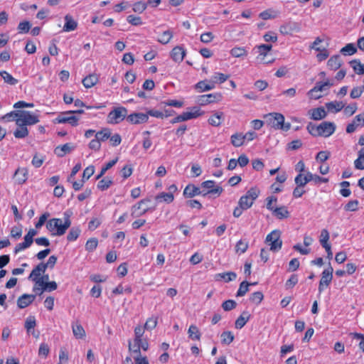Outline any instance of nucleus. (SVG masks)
Returning a JSON list of instances; mask_svg holds the SVG:
<instances>
[{
	"label": "nucleus",
	"instance_id": "obj_1",
	"mask_svg": "<svg viewBox=\"0 0 364 364\" xmlns=\"http://www.w3.org/2000/svg\"><path fill=\"white\" fill-rule=\"evenodd\" d=\"M336 129V126L334 122L327 121L323 122L318 125L309 122L306 126L309 133L314 137H329L335 132Z\"/></svg>",
	"mask_w": 364,
	"mask_h": 364
},
{
	"label": "nucleus",
	"instance_id": "obj_2",
	"mask_svg": "<svg viewBox=\"0 0 364 364\" xmlns=\"http://www.w3.org/2000/svg\"><path fill=\"white\" fill-rule=\"evenodd\" d=\"M71 221L68 217L63 222L60 218H52L46 223V228L53 236H61L70 228Z\"/></svg>",
	"mask_w": 364,
	"mask_h": 364
},
{
	"label": "nucleus",
	"instance_id": "obj_3",
	"mask_svg": "<svg viewBox=\"0 0 364 364\" xmlns=\"http://www.w3.org/2000/svg\"><path fill=\"white\" fill-rule=\"evenodd\" d=\"M14 110L0 118L2 122H15L18 127H23V101H18L14 105Z\"/></svg>",
	"mask_w": 364,
	"mask_h": 364
},
{
	"label": "nucleus",
	"instance_id": "obj_4",
	"mask_svg": "<svg viewBox=\"0 0 364 364\" xmlns=\"http://www.w3.org/2000/svg\"><path fill=\"white\" fill-rule=\"evenodd\" d=\"M265 118L267 119V123L268 125L276 129L287 131L291 127V124L289 123H284V117L280 113H269L265 116Z\"/></svg>",
	"mask_w": 364,
	"mask_h": 364
},
{
	"label": "nucleus",
	"instance_id": "obj_5",
	"mask_svg": "<svg viewBox=\"0 0 364 364\" xmlns=\"http://www.w3.org/2000/svg\"><path fill=\"white\" fill-rule=\"evenodd\" d=\"M259 195V191L257 188H251L249 189L245 195L240 197L238 205L243 209L247 210L250 208L254 201L258 198Z\"/></svg>",
	"mask_w": 364,
	"mask_h": 364
},
{
	"label": "nucleus",
	"instance_id": "obj_6",
	"mask_svg": "<svg viewBox=\"0 0 364 364\" xmlns=\"http://www.w3.org/2000/svg\"><path fill=\"white\" fill-rule=\"evenodd\" d=\"M280 237L281 232L278 230H274L267 235L265 242L270 247L271 251L277 252L282 248V241Z\"/></svg>",
	"mask_w": 364,
	"mask_h": 364
},
{
	"label": "nucleus",
	"instance_id": "obj_7",
	"mask_svg": "<svg viewBox=\"0 0 364 364\" xmlns=\"http://www.w3.org/2000/svg\"><path fill=\"white\" fill-rule=\"evenodd\" d=\"M127 109L124 107L114 108L107 115V122L111 124H119L124 119Z\"/></svg>",
	"mask_w": 364,
	"mask_h": 364
},
{
	"label": "nucleus",
	"instance_id": "obj_8",
	"mask_svg": "<svg viewBox=\"0 0 364 364\" xmlns=\"http://www.w3.org/2000/svg\"><path fill=\"white\" fill-rule=\"evenodd\" d=\"M272 48V46L271 44H261L255 46V49H256L258 53V56L257 57V60L264 64L273 63L274 61V58H272L271 60L266 59V56Z\"/></svg>",
	"mask_w": 364,
	"mask_h": 364
},
{
	"label": "nucleus",
	"instance_id": "obj_9",
	"mask_svg": "<svg viewBox=\"0 0 364 364\" xmlns=\"http://www.w3.org/2000/svg\"><path fill=\"white\" fill-rule=\"evenodd\" d=\"M333 269L331 265L323 271L318 285L319 293H321L331 284L333 279Z\"/></svg>",
	"mask_w": 364,
	"mask_h": 364
},
{
	"label": "nucleus",
	"instance_id": "obj_10",
	"mask_svg": "<svg viewBox=\"0 0 364 364\" xmlns=\"http://www.w3.org/2000/svg\"><path fill=\"white\" fill-rule=\"evenodd\" d=\"M36 325L37 322L34 316H28L24 322V328L26 330L27 334L31 335L35 338L38 339L40 336V331L35 329Z\"/></svg>",
	"mask_w": 364,
	"mask_h": 364
},
{
	"label": "nucleus",
	"instance_id": "obj_11",
	"mask_svg": "<svg viewBox=\"0 0 364 364\" xmlns=\"http://www.w3.org/2000/svg\"><path fill=\"white\" fill-rule=\"evenodd\" d=\"M74 114V112H65L59 114L55 119L56 122L59 124L68 123L70 125L75 127L78 124L79 118L72 115Z\"/></svg>",
	"mask_w": 364,
	"mask_h": 364
},
{
	"label": "nucleus",
	"instance_id": "obj_12",
	"mask_svg": "<svg viewBox=\"0 0 364 364\" xmlns=\"http://www.w3.org/2000/svg\"><path fill=\"white\" fill-rule=\"evenodd\" d=\"M221 99L222 95L218 92L203 95L198 97L197 103L200 106H205L210 103L219 102Z\"/></svg>",
	"mask_w": 364,
	"mask_h": 364
},
{
	"label": "nucleus",
	"instance_id": "obj_13",
	"mask_svg": "<svg viewBox=\"0 0 364 364\" xmlns=\"http://www.w3.org/2000/svg\"><path fill=\"white\" fill-rule=\"evenodd\" d=\"M364 127V113H360L356 115L353 121L349 123L346 127V132L352 134L358 128Z\"/></svg>",
	"mask_w": 364,
	"mask_h": 364
},
{
	"label": "nucleus",
	"instance_id": "obj_14",
	"mask_svg": "<svg viewBox=\"0 0 364 364\" xmlns=\"http://www.w3.org/2000/svg\"><path fill=\"white\" fill-rule=\"evenodd\" d=\"M332 85L333 83L330 82L329 80H327L323 82H317L316 85L308 92V95L309 96L310 98L318 99L321 97V95H314V93L322 92Z\"/></svg>",
	"mask_w": 364,
	"mask_h": 364
},
{
	"label": "nucleus",
	"instance_id": "obj_15",
	"mask_svg": "<svg viewBox=\"0 0 364 364\" xmlns=\"http://www.w3.org/2000/svg\"><path fill=\"white\" fill-rule=\"evenodd\" d=\"M147 202H149V200L143 199L136 205H133L132 208V216L134 218H138L144 215L148 211L149 208L143 207V205Z\"/></svg>",
	"mask_w": 364,
	"mask_h": 364
},
{
	"label": "nucleus",
	"instance_id": "obj_16",
	"mask_svg": "<svg viewBox=\"0 0 364 364\" xmlns=\"http://www.w3.org/2000/svg\"><path fill=\"white\" fill-rule=\"evenodd\" d=\"M46 270V269H45V266L43 265V263H40L32 270L28 278L35 282V284L38 285V282L41 281V279L43 281V278L41 277L42 274L44 273Z\"/></svg>",
	"mask_w": 364,
	"mask_h": 364
},
{
	"label": "nucleus",
	"instance_id": "obj_17",
	"mask_svg": "<svg viewBox=\"0 0 364 364\" xmlns=\"http://www.w3.org/2000/svg\"><path fill=\"white\" fill-rule=\"evenodd\" d=\"M201 186L208 189V192L204 193L203 196H206L207 194L220 195L223 191L221 186H218L215 187V181H205L201 183Z\"/></svg>",
	"mask_w": 364,
	"mask_h": 364
},
{
	"label": "nucleus",
	"instance_id": "obj_18",
	"mask_svg": "<svg viewBox=\"0 0 364 364\" xmlns=\"http://www.w3.org/2000/svg\"><path fill=\"white\" fill-rule=\"evenodd\" d=\"M186 54V50L182 46H177L172 49L170 55L173 61L179 63L183 60Z\"/></svg>",
	"mask_w": 364,
	"mask_h": 364
},
{
	"label": "nucleus",
	"instance_id": "obj_19",
	"mask_svg": "<svg viewBox=\"0 0 364 364\" xmlns=\"http://www.w3.org/2000/svg\"><path fill=\"white\" fill-rule=\"evenodd\" d=\"M127 121L134 124L145 123L148 121V114L144 113H132L127 116Z\"/></svg>",
	"mask_w": 364,
	"mask_h": 364
},
{
	"label": "nucleus",
	"instance_id": "obj_20",
	"mask_svg": "<svg viewBox=\"0 0 364 364\" xmlns=\"http://www.w3.org/2000/svg\"><path fill=\"white\" fill-rule=\"evenodd\" d=\"M39 112H31L24 110V126L33 125L39 122Z\"/></svg>",
	"mask_w": 364,
	"mask_h": 364
},
{
	"label": "nucleus",
	"instance_id": "obj_21",
	"mask_svg": "<svg viewBox=\"0 0 364 364\" xmlns=\"http://www.w3.org/2000/svg\"><path fill=\"white\" fill-rule=\"evenodd\" d=\"M203 112H200V109L197 107H193L188 108V110L181 114L183 121H188L192 119H196L199 116L202 115Z\"/></svg>",
	"mask_w": 364,
	"mask_h": 364
},
{
	"label": "nucleus",
	"instance_id": "obj_22",
	"mask_svg": "<svg viewBox=\"0 0 364 364\" xmlns=\"http://www.w3.org/2000/svg\"><path fill=\"white\" fill-rule=\"evenodd\" d=\"M325 106L328 112L337 113L344 108L345 103L342 101L335 100L326 103Z\"/></svg>",
	"mask_w": 364,
	"mask_h": 364
},
{
	"label": "nucleus",
	"instance_id": "obj_23",
	"mask_svg": "<svg viewBox=\"0 0 364 364\" xmlns=\"http://www.w3.org/2000/svg\"><path fill=\"white\" fill-rule=\"evenodd\" d=\"M38 286L41 288H36L38 290L40 289L39 294H42L43 291H52L57 289L58 285L57 283L54 281L53 282H43L42 279L38 282Z\"/></svg>",
	"mask_w": 364,
	"mask_h": 364
},
{
	"label": "nucleus",
	"instance_id": "obj_24",
	"mask_svg": "<svg viewBox=\"0 0 364 364\" xmlns=\"http://www.w3.org/2000/svg\"><path fill=\"white\" fill-rule=\"evenodd\" d=\"M202 192L200 188L193 184H188L183 191V196L186 198H193L196 196L200 195Z\"/></svg>",
	"mask_w": 364,
	"mask_h": 364
},
{
	"label": "nucleus",
	"instance_id": "obj_25",
	"mask_svg": "<svg viewBox=\"0 0 364 364\" xmlns=\"http://www.w3.org/2000/svg\"><path fill=\"white\" fill-rule=\"evenodd\" d=\"M195 88L200 92L209 91L215 88L214 82L207 80H201L196 84Z\"/></svg>",
	"mask_w": 364,
	"mask_h": 364
},
{
	"label": "nucleus",
	"instance_id": "obj_26",
	"mask_svg": "<svg viewBox=\"0 0 364 364\" xmlns=\"http://www.w3.org/2000/svg\"><path fill=\"white\" fill-rule=\"evenodd\" d=\"M65 23L63 26L64 31L70 32L77 28V23L73 19V18L70 15L67 14L65 16Z\"/></svg>",
	"mask_w": 364,
	"mask_h": 364
},
{
	"label": "nucleus",
	"instance_id": "obj_27",
	"mask_svg": "<svg viewBox=\"0 0 364 364\" xmlns=\"http://www.w3.org/2000/svg\"><path fill=\"white\" fill-rule=\"evenodd\" d=\"M98 80V75L97 74L92 73L83 78L82 82L86 88H91L97 83Z\"/></svg>",
	"mask_w": 364,
	"mask_h": 364
},
{
	"label": "nucleus",
	"instance_id": "obj_28",
	"mask_svg": "<svg viewBox=\"0 0 364 364\" xmlns=\"http://www.w3.org/2000/svg\"><path fill=\"white\" fill-rule=\"evenodd\" d=\"M311 118L314 120H321L327 116V112L322 107L310 110Z\"/></svg>",
	"mask_w": 364,
	"mask_h": 364
},
{
	"label": "nucleus",
	"instance_id": "obj_29",
	"mask_svg": "<svg viewBox=\"0 0 364 364\" xmlns=\"http://www.w3.org/2000/svg\"><path fill=\"white\" fill-rule=\"evenodd\" d=\"M272 213L277 219L279 220L288 218L289 217V212L286 206L275 208Z\"/></svg>",
	"mask_w": 364,
	"mask_h": 364
},
{
	"label": "nucleus",
	"instance_id": "obj_30",
	"mask_svg": "<svg viewBox=\"0 0 364 364\" xmlns=\"http://www.w3.org/2000/svg\"><path fill=\"white\" fill-rule=\"evenodd\" d=\"M224 119V114L223 112H215L209 119L208 123L214 127L220 126Z\"/></svg>",
	"mask_w": 364,
	"mask_h": 364
},
{
	"label": "nucleus",
	"instance_id": "obj_31",
	"mask_svg": "<svg viewBox=\"0 0 364 364\" xmlns=\"http://www.w3.org/2000/svg\"><path fill=\"white\" fill-rule=\"evenodd\" d=\"M72 330L74 336L77 339H82L85 337V331L83 328L82 326L80 323H73L72 324Z\"/></svg>",
	"mask_w": 364,
	"mask_h": 364
},
{
	"label": "nucleus",
	"instance_id": "obj_32",
	"mask_svg": "<svg viewBox=\"0 0 364 364\" xmlns=\"http://www.w3.org/2000/svg\"><path fill=\"white\" fill-rule=\"evenodd\" d=\"M188 338L193 341H200L201 333L199 328L194 324L189 326L188 330Z\"/></svg>",
	"mask_w": 364,
	"mask_h": 364
},
{
	"label": "nucleus",
	"instance_id": "obj_33",
	"mask_svg": "<svg viewBox=\"0 0 364 364\" xmlns=\"http://www.w3.org/2000/svg\"><path fill=\"white\" fill-rule=\"evenodd\" d=\"M74 149L73 146L70 145V144L67 143L62 146H58L55 149V153L58 156H63L65 154L70 153Z\"/></svg>",
	"mask_w": 364,
	"mask_h": 364
},
{
	"label": "nucleus",
	"instance_id": "obj_34",
	"mask_svg": "<svg viewBox=\"0 0 364 364\" xmlns=\"http://www.w3.org/2000/svg\"><path fill=\"white\" fill-rule=\"evenodd\" d=\"M231 144L235 147H240L245 143V138L242 133H235L231 136Z\"/></svg>",
	"mask_w": 364,
	"mask_h": 364
},
{
	"label": "nucleus",
	"instance_id": "obj_35",
	"mask_svg": "<svg viewBox=\"0 0 364 364\" xmlns=\"http://www.w3.org/2000/svg\"><path fill=\"white\" fill-rule=\"evenodd\" d=\"M250 315L247 312L244 311L235 321V328H242L249 321Z\"/></svg>",
	"mask_w": 364,
	"mask_h": 364
},
{
	"label": "nucleus",
	"instance_id": "obj_36",
	"mask_svg": "<svg viewBox=\"0 0 364 364\" xmlns=\"http://www.w3.org/2000/svg\"><path fill=\"white\" fill-rule=\"evenodd\" d=\"M111 132L108 128H104L100 132L95 133V138L101 143L110 137Z\"/></svg>",
	"mask_w": 364,
	"mask_h": 364
},
{
	"label": "nucleus",
	"instance_id": "obj_37",
	"mask_svg": "<svg viewBox=\"0 0 364 364\" xmlns=\"http://www.w3.org/2000/svg\"><path fill=\"white\" fill-rule=\"evenodd\" d=\"M328 67L332 70H336L341 65V62L339 55H334L328 60Z\"/></svg>",
	"mask_w": 364,
	"mask_h": 364
},
{
	"label": "nucleus",
	"instance_id": "obj_38",
	"mask_svg": "<svg viewBox=\"0 0 364 364\" xmlns=\"http://www.w3.org/2000/svg\"><path fill=\"white\" fill-rule=\"evenodd\" d=\"M354 165L356 169H364V147L358 151V157L355 160Z\"/></svg>",
	"mask_w": 364,
	"mask_h": 364
},
{
	"label": "nucleus",
	"instance_id": "obj_39",
	"mask_svg": "<svg viewBox=\"0 0 364 364\" xmlns=\"http://www.w3.org/2000/svg\"><path fill=\"white\" fill-rule=\"evenodd\" d=\"M156 199L159 202L170 203L173 200L174 197L172 193L162 192L156 196Z\"/></svg>",
	"mask_w": 364,
	"mask_h": 364
},
{
	"label": "nucleus",
	"instance_id": "obj_40",
	"mask_svg": "<svg viewBox=\"0 0 364 364\" xmlns=\"http://www.w3.org/2000/svg\"><path fill=\"white\" fill-rule=\"evenodd\" d=\"M80 232H81V230H80V228L73 227L70 230V231L67 235L68 241L73 242V241L76 240L77 239V237H79Z\"/></svg>",
	"mask_w": 364,
	"mask_h": 364
},
{
	"label": "nucleus",
	"instance_id": "obj_41",
	"mask_svg": "<svg viewBox=\"0 0 364 364\" xmlns=\"http://www.w3.org/2000/svg\"><path fill=\"white\" fill-rule=\"evenodd\" d=\"M350 66L353 70L358 75L364 74V64H362L358 60H353L350 62Z\"/></svg>",
	"mask_w": 364,
	"mask_h": 364
},
{
	"label": "nucleus",
	"instance_id": "obj_42",
	"mask_svg": "<svg viewBox=\"0 0 364 364\" xmlns=\"http://www.w3.org/2000/svg\"><path fill=\"white\" fill-rule=\"evenodd\" d=\"M230 54L235 58H240L246 56L247 55V51L245 48L235 47L230 50Z\"/></svg>",
	"mask_w": 364,
	"mask_h": 364
},
{
	"label": "nucleus",
	"instance_id": "obj_43",
	"mask_svg": "<svg viewBox=\"0 0 364 364\" xmlns=\"http://www.w3.org/2000/svg\"><path fill=\"white\" fill-rule=\"evenodd\" d=\"M248 246L249 245L247 242L243 240H240L235 245V251L240 255L243 254L247 251Z\"/></svg>",
	"mask_w": 364,
	"mask_h": 364
},
{
	"label": "nucleus",
	"instance_id": "obj_44",
	"mask_svg": "<svg viewBox=\"0 0 364 364\" xmlns=\"http://www.w3.org/2000/svg\"><path fill=\"white\" fill-rule=\"evenodd\" d=\"M112 183V180L109 178L106 177L98 182L97 188L101 191H105L108 189Z\"/></svg>",
	"mask_w": 364,
	"mask_h": 364
},
{
	"label": "nucleus",
	"instance_id": "obj_45",
	"mask_svg": "<svg viewBox=\"0 0 364 364\" xmlns=\"http://www.w3.org/2000/svg\"><path fill=\"white\" fill-rule=\"evenodd\" d=\"M172 38L173 33L171 31L168 30L162 33L161 37L158 38V41L161 44L165 45L169 43Z\"/></svg>",
	"mask_w": 364,
	"mask_h": 364
},
{
	"label": "nucleus",
	"instance_id": "obj_46",
	"mask_svg": "<svg viewBox=\"0 0 364 364\" xmlns=\"http://www.w3.org/2000/svg\"><path fill=\"white\" fill-rule=\"evenodd\" d=\"M228 78V75H225L221 73H215L212 77V82H214V85L217 82L223 83L225 81H226Z\"/></svg>",
	"mask_w": 364,
	"mask_h": 364
},
{
	"label": "nucleus",
	"instance_id": "obj_47",
	"mask_svg": "<svg viewBox=\"0 0 364 364\" xmlns=\"http://www.w3.org/2000/svg\"><path fill=\"white\" fill-rule=\"evenodd\" d=\"M117 161H118V159L117 158L115 159H113V160L109 161L107 164H106V165L102 168L100 173L97 176L96 179H99L103 175H105L106 171L107 170H109V168H111L113 166H114L116 164V163L117 162Z\"/></svg>",
	"mask_w": 364,
	"mask_h": 364
},
{
	"label": "nucleus",
	"instance_id": "obj_48",
	"mask_svg": "<svg viewBox=\"0 0 364 364\" xmlns=\"http://www.w3.org/2000/svg\"><path fill=\"white\" fill-rule=\"evenodd\" d=\"M343 109L344 114L348 117L352 116L358 109L357 104L353 102L348 105V106L345 105Z\"/></svg>",
	"mask_w": 364,
	"mask_h": 364
},
{
	"label": "nucleus",
	"instance_id": "obj_49",
	"mask_svg": "<svg viewBox=\"0 0 364 364\" xmlns=\"http://www.w3.org/2000/svg\"><path fill=\"white\" fill-rule=\"evenodd\" d=\"M217 277L223 279L226 282H229L230 281L235 280L237 277V274L233 272H229L218 274L217 275Z\"/></svg>",
	"mask_w": 364,
	"mask_h": 364
},
{
	"label": "nucleus",
	"instance_id": "obj_50",
	"mask_svg": "<svg viewBox=\"0 0 364 364\" xmlns=\"http://www.w3.org/2000/svg\"><path fill=\"white\" fill-rule=\"evenodd\" d=\"M329 232L328 231L326 230V229H323L321 230V235H320V243L321 245V246L323 247H324V245L326 247L328 245H330L328 243V241L329 240Z\"/></svg>",
	"mask_w": 364,
	"mask_h": 364
},
{
	"label": "nucleus",
	"instance_id": "obj_51",
	"mask_svg": "<svg viewBox=\"0 0 364 364\" xmlns=\"http://www.w3.org/2000/svg\"><path fill=\"white\" fill-rule=\"evenodd\" d=\"M138 342L139 341H136L135 340H134L133 343H132L131 341L129 342V350L130 352L136 355L135 357L141 356V349L139 348V346L138 345Z\"/></svg>",
	"mask_w": 364,
	"mask_h": 364
},
{
	"label": "nucleus",
	"instance_id": "obj_52",
	"mask_svg": "<svg viewBox=\"0 0 364 364\" xmlns=\"http://www.w3.org/2000/svg\"><path fill=\"white\" fill-rule=\"evenodd\" d=\"M222 343L224 344H230L234 340V335L231 331H224L221 334Z\"/></svg>",
	"mask_w": 364,
	"mask_h": 364
},
{
	"label": "nucleus",
	"instance_id": "obj_53",
	"mask_svg": "<svg viewBox=\"0 0 364 364\" xmlns=\"http://www.w3.org/2000/svg\"><path fill=\"white\" fill-rule=\"evenodd\" d=\"M357 51L356 48L352 43H348L346 46H344L341 50V53L345 55H351L354 54Z\"/></svg>",
	"mask_w": 364,
	"mask_h": 364
},
{
	"label": "nucleus",
	"instance_id": "obj_54",
	"mask_svg": "<svg viewBox=\"0 0 364 364\" xmlns=\"http://www.w3.org/2000/svg\"><path fill=\"white\" fill-rule=\"evenodd\" d=\"M264 296L261 291H255L250 296V301L255 304H259L263 299Z\"/></svg>",
	"mask_w": 364,
	"mask_h": 364
},
{
	"label": "nucleus",
	"instance_id": "obj_55",
	"mask_svg": "<svg viewBox=\"0 0 364 364\" xmlns=\"http://www.w3.org/2000/svg\"><path fill=\"white\" fill-rule=\"evenodd\" d=\"M250 284H251L248 283L246 281L241 282V284H240L239 289L237 290V296H244L248 291L249 286Z\"/></svg>",
	"mask_w": 364,
	"mask_h": 364
},
{
	"label": "nucleus",
	"instance_id": "obj_56",
	"mask_svg": "<svg viewBox=\"0 0 364 364\" xmlns=\"http://www.w3.org/2000/svg\"><path fill=\"white\" fill-rule=\"evenodd\" d=\"M294 182L298 186L304 187L308 183V180L304 173H298L294 178Z\"/></svg>",
	"mask_w": 364,
	"mask_h": 364
},
{
	"label": "nucleus",
	"instance_id": "obj_57",
	"mask_svg": "<svg viewBox=\"0 0 364 364\" xmlns=\"http://www.w3.org/2000/svg\"><path fill=\"white\" fill-rule=\"evenodd\" d=\"M157 323V317L152 316L151 318H149L144 324V328L146 330H152L156 326Z\"/></svg>",
	"mask_w": 364,
	"mask_h": 364
},
{
	"label": "nucleus",
	"instance_id": "obj_58",
	"mask_svg": "<svg viewBox=\"0 0 364 364\" xmlns=\"http://www.w3.org/2000/svg\"><path fill=\"white\" fill-rule=\"evenodd\" d=\"M0 75L4 79L5 82L9 85H15L17 82L16 80L6 71H1Z\"/></svg>",
	"mask_w": 364,
	"mask_h": 364
},
{
	"label": "nucleus",
	"instance_id": "obj_59",
	"mask_svg": "<svg viewBox=\"0 0 364 364\" xmlns=\"http://www.w3.org/2000/svg\"><path fill=\"white\" fill-rule=\"evenodd\" d=\"M358 200H350L346 204L344 209L346 211H356L358 209Z\"/></svg>",
	"mask_w": 364,
	"mask_h": 364
},
{
	"label": "nucleus",
	"instance_id": "obj_60",
	"mask_svg": "<svg viewBox=\"0 0 364 364\" xmlns=\"http://www.w3.org/2000/svg\"><path fill=\"white\" fill-rule=\"evenodd\" d=\"M98 241L96 238L89 239L85 244V249L89 252L95 250L97 247Z\"/></svg>",
	"mask_w": 364,
	"mask_h": 364
},
{
	"label": "nucleus",
	"instance_id": "obj_61",
	"mask_svg": "<svg viewBox=\"0 0 364 364\" xmlns=\"http://www.w3.org/2000/svg\"><path fill=\"white\" fill-rule=\"evenodd\" d=\"M363 92L364 87H363V85L360 87H355L350 91V96L353 99H356L360 97Z\"/></svg>",
	"mask_w": 364,
	"mask_h": 364
},
{
	"label": "nucleus",
	"instance_id": "obj_62",
	"mask_svg": "<svg viewBox=\"0 0 364 364\" xmlns=\"http://www.w3.org/2000/svg\"><path fill=\"white\" fill-rule=\"evenodd\" d=\"M147 7V4L143 1H138L134 4L133 11L141 14Z\"/></svg>",
	"mask_w": 364,
	"mask_h": 364
},
{
	"label": "nucleus",
	"instance_id": "obj_63",
	"mask_svg": "<svg viewBox=\"0 0 364 364\" xmlns=\"http://www.w3.org/2000/svg\"><path fill=\"white\" fill-rule=\"evenodd\" d=\"M237 306V303L234 300H226L222 304V308L224 311H228L234 309Z\"/></svg>",
	"mask_w": 364,
	"mask_h": 364
},
{
	"label": "nucleus",
	"instance_id": "obj_64",
	"mask_svg": "<svg viewBox=\"0 0 364 364\" xmlns=\"http://www.w3.org/2000/svg\"><path fill=\"white\" fill-rule=\"evenodd\" d=\"M352 336L354 339L359 341V348L363 352H364V335L358 333H352Z\"/></svg>",
	"mask_w": 364,
	"mask_h": 364
}]
</instances>
